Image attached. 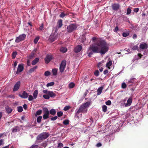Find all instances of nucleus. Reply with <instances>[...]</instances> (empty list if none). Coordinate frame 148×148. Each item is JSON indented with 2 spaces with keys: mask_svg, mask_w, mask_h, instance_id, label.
<instances>
[{
  "mask_svg": "<svg viewBox=\"0 0 148 148\" xmlns=\"http://www.w3.org/2000/svg\"><path fill=\"white\" fill-rule=\"evenodd\" d=\"M51 73L50 72L46 71L45 73V76H49L50 75Z\"/></svg>",
  "mask_w": 148,
  "mask_h": 148,
  "instance_id": "nucleus-45",
  "label": "nucleus"
},
{
  "mask_svg": "<svg viewBox=\"0 0 148 148\" xmlns=\"http://www.w3.org/2000/svg\"><path fill=\"white\" fill-rule=\"evenodd\" d=\"M43 111L44 113L43 116V119H46L48 118L50 114L48 109L47 108L45 107L43 108Z\"/></svg>",
  "mask_w": 148,
  "mask_h": 148,
  "instance_id": "nucleus-5",
  "label": "nucleus"
},
{
  "mask_svg": "<svg viewBox=\"0 0 148 148\" xmlns=\"http://www.w3.org/2000/svg\"><path fill=\"white\" fill-rule=\"evenodd\" d=\"M62 25V19H60L57 22V27L58 28H60Z\"/></svg>",
  "mask_w": 148,
  "mask_h": 148,
  "instance_id": "nucleus-18",
  "label": "nucleus"
},
{
  "mask_svg": "<svg viewBox=\"0 0 148 148\" xmlns=\"http://www.w3.org/2000/svg\"><path fill=\"white\" fill-rule=\"evenodd\" d=\"M49 136L48 133L46 132H42L37 136V139L39 140H45Z\"/></svg>",
  "mask_w": 148,
  "mask_h": 148,
  "instance_id": "nucleus-4",
  "label": "nucleus"
},
{
  "mask_svg": "<svg viewBox=\"0 0 148 148\" xmlns=\"http://www.w3.org/2000/svg\"><path fill=\"white\" fill-rule=\"evenodd\" d=\"M54 85V82H51L47 83V86L49 87L53 86Z\"/></svg>",
  "mask_w": 148,
  "mask_h": 148,
  "instance_id": "nucleus-39",
  "label": "nucleus"
},
{
  "mask_svg": "<svg viewBox=\"0 0 148 148\" xmlns=\"http://www.w3.org/2000/svg\"><path fill=\"white\" fill-rule=\"evenodd\" d=\"M70 108V107L69 106H66L64 108V110L65 111L68 110Z\"/></svg>",
  "mask_w": 148,
  "mask_h": 148,
  "instance_id": "nucleus-47",
  "label": "nucleus"
},
{
  "mask_svg": "<svg viewBox=\"0 0 148 148\" xmlns=\"http://www.w3.org/2000/svg\"><path fill=\"white\" fill-rule=\"evenodd\" d=\"M53 56L50 55H47L46 56L45 60L46 63L48 64L53 58Z\"/></svg>",
  "mask_w": 148,
  "mask_h": 148,
  "instance_id": "nucleus-10",
  "label": "nucleus"
},
{
  "mask_svg": "<svg viewBox=\"0 0 148 148\" xmlns=\"http://www.w3.org/2000/svg\"><path fill=\"white\" fill-rule=\"evenodd\" d=\"M87 111V109L86 108L83 107L81 106L79 107V109L76 112V114H77L80 112L86 113Z\"/></svg>",
  "mask_w": 148,
  "mask_h": 148,
  "instance_id": "nucleus-9",
  "label": "nucleus"
},
{
  "mask_svg": "<svg viewBox=\"0 0 148 148\" xmlns=\"http://www.w3.org/2000/svg\"><path fill=\"white\" fill-rule=\"evenodd\" d=\"M67 49L66 47H61L60 49V52L63 53H65L67 51Z\"/></svg>",
  "mask_w": 148,
  "mask_h": 148,
  "instance_id": "nucleus-23",
  "label": "nucleus"
},
{
  "mask_svg": "<svg viewBox=\"0 0 148 148\" xmlns=\"http://www.w3.org/2000/svg\"><path fill=\"white\" fill-rule=\"evenodd\" d=\"M137 48L136 47H134L132 48V47H129V48H126L124 50V51H126L127 53H130L132 52V51L136 49V48Z\"/></svg>",
  "mask_w": 148,
  "mask_h": 148,
  "instance_id": "nucleus-16",
  "label": "nucleus"
},
{
  "mask_svg": "<svg viewBox=\"0 0 148 148\" xmlns=\"http://www.w3.org/2000/svg\"><path fill=\"white\" fill-rule=\"evenodd\" d=\"M17 52L16 51H14L12 53V56L13 59H14L17 55Z\"/></svg>",
  "mask_w": 148,
  "mask_h": 148,
  "instance_id": "nucleus-37",
  "label": "nucleus"
},
{
  "mask_svg": "<svg viewBox=\"0 0 148 148\" xmlns=\"http://www.w3.org/2000/svg\"><path fill=\"white\" fill-rule=\"evenodd\" d=\"M17 62L16 61H14V69L16 68V66H17Z\"/></svg>",
  "mask_w": 148,
  "mask_h": 148,
  "instance_id": "nucleus-58",
  "label": "nucleus"
},
{
  "mask_svg": "<svg viewBox=\"0 0 148 148\" xmlns=\"http://www.w3.org/2000/svg\"><path fill=\"white\" fill-rule=\"evenodd\" d=\"M49 112V114L53 115H55L56 111V110L53 109H52L50 110Z\"/></svg>",
  "mask_w": 148,
  "mask_h": 148,
  "instance_id": "nucleus-27",
  "label": "nucleus"
},
{
  "mask_svg": "<svg viewBox=\"0 0 148 148\" xmlns=\"http://www.w3.org/2000/svg\"><path fill=\"white\" fill-rule=\"evenodd\" d=\"M102 64L101 62H99V64H98L97 66L99 68L100 67L102 66Z\"/></svg>",
  "mask_w": 148,
  "mask_h": 148,
  "instance_id": "nucleus-61",
  "label": "nucleus"
},
{
  "mask_svg": "<svg viewBox=\"0 0 148 148\" xmlns=\"http://www.w3.org/2000/svg\"><path fill=\"white\" fill-rule=\"evenodd\" d=\"M42 110H38L37 111L36 113L35 114L36 116H37V115H40L42 114Z\"/></svg>",
  "mask_w": 148,
  "mask_h": 148,
  "instance_id": "nucleus-28",
  "label": "nucleus"
},
{
  "mask_svg": "<svg viewBox=\"0 0 148 148\" xmlns=\"http://www.w3.org/2000/svg\"><path fill=\"white\" fill-rule=\"evenodd\" d=\"M26 36V35L25 34H23L20 35L18 37L16 38L15 42H19L21 41L24 40Z\"/></svg>",
  "mask_w": 148,
  "mask_h": 148,
  "instance_id": "nucleus-6",
  "label": "nucleus"
},
{
  "mask_svg": "<svg viewBox=\"0 0 148 148\" xmlns=\"http://www.w3.org/2000/svg\"><path fill=\"white\" fill-rule=\"evenodd\" d=\"M101 143H99L97 144L96 145V146L97 147H101Z\"/></svg>",
  "mask_w": 148,
  "mask_h": 148,
  "instance_id": "nucleus-63",
  "label": "nucleus"
},
{
  "mask_svg": "<svg viewBox=\"0 0 148 148\" xmlns=\"http://www.w3.org/2000/svg\"><path fill=\"white\" fill-rule=\"evenodd\" d=\"M107 110V107L106 106L104 105L102 106V110L104 112H106Z\"/></svg>",
  "mask_w": 148,
  "mask_h": 148,
  "instance_id": "nucleus-31",
  "label": "nucleus"
},
{
  "mask_svg": "<svg viewBox=\"0 0 148 148\" xmlns=\"http://www.w3.org/2000/svg\"><path fill=\"white\" fill-rule=\"evenodd\" d=\"M112 7L113 10L116 11L119 8L120 5L118 3H114L112 4Z\"/></svg>",
  "mask_w": 148,
  "mask_h": 148,
  "instance_id": "nucleus-15",
  "label": "nucleus"
},
{
  "mask_svg": "<svg viewBox=\"0 0 148 148\" xmlns=\"http://www.w3.org/2000/svg\"><path fill=\"white\" fill-rule=\"evenodd\" d=\"M66 65V61L65 60L62 61L60 66V72L62 73L64 71Z\"/></svg>",
  "mask_w": 148,
  "mask_h": 148,
  "instance_id": "nucleus-7",
  "label": "nucleus"
},
{
  "mask_svg": "<svg viewBox=\"0 0 148 148\" xmlns=\"http://www.w3.org/2000/svg\"><path fill=\"white\" fill-rule=\"evenodd\" d=\"M63 124L65 125H67L69 124V120H66L64 121L63 122Z\"/></svg>",
  "mask_w": 148,
  "mask_h": 148,
  "instance_id": "nucleus-43",
  "label": "nucleus"
},
{
  "mask_svg": "<svg viewBox=\"0 0 148 148\" xmlns=\"http://www.w3.org/2000/svg\"><path fill=\"white\" fill-rule=\"evenodd\" d=\"M57 38V35L56 34H53L49 36V40L51 42H53Z\"/></svg>",
  "mask_w": 148,
  "mask_h": 148,
  "instance_id": "nucleus-14",
  "label": "nucleus"
},
{
  "mask_svg": "<svg viewBox=\"0 0 148 148\" xmlns=\"http://www.w3.org/2000/svg\"><path fill=\"white\" fill-rule=\"evenodd\" d=\"M37 68V66H35L33 68L30 69L29 70L28 72L29 73H32L35 71L36 69Z\"/></svg>",
  "mask_w": 148,
  "mask_h": 148,
  "instance_id": "nucleus-20",
  "label": "nucleus"
},
{
  "mask_svg": "<svg viewBox=\"0 0 148 148\" xmlns=\"http://www.w3.org/2000/svg\"><path fill=\"white\" fill-rule=\"evenodd\" d=\"M5 110L7 113L8 114L10 113L12 110V108L9 107L8 106L5 107Z\"/></svg>",
  "mask_w": 148,
  "mask_h": 148,
  "instance_id": "nucleus-21",
  "label": "nucleus"
},
{
  "mask_svg": "<svg viewBox=\"0 0 148 148\" xmlns=\"http://www.w3.org/2000/svg\"><path fill=\"white\" fill-rule=\"evenodd\" d=\"M75 84L73 82H71L69 84V87L70 88H73L74 87Z\"/></svg>",
  "mask_w": 148,
  "mask_h": 148,
  "instance_id": "nucleus-33",
  "label": "nucleus"
},
{
  "mask_svg": "<svg viewBox=\"0 0 148 148\" xmlns=\"http://www.w3.org/2000/svg\"><path fill=\"white\" fill-rule=\"evenodd\" d=\"M23 107L24 110H27V104H24V105H23Z\"/></svg>",
  "mask_w": 148,
  "mask_h": 148,
  "instance_id": "nucleus-60",
  "label": "nucleus"
},
{
  "mask_svg": "<svg viewBox=\"0 0 148 148\" xmlns=\"http://www.w3.org/2000/svg\"><path fill=\"white\" fill-rule=\"evenodd\" d=\"M28 100L29 101H32L34 99V97L31 95H29L28 96Z\"/></svg>",
  "mask_w": 148,
  "mask_h": 148,
  "instance_id": "nucleus-52",
  "label": "nucleus"
},
{
  "mask_svg": "<svg viewBox=\"0 0 148 148\" xmlns=\"http://www.w3.org/2000/svg\"><path fill=\"white\" fill-rule=\"evenodd\" d=\"M79 25L75 23H71L67 27L66 31L69 33H71L76 30Z\"/></svg>",
  "mask_w": 148,
  "mask_h": 148,
  "instance_id": "nucleus-3",
  "label": "nucleus"
},
{
  "mask_svg": "<svg viewBox=\"0 0 148 148\" xmlns=\"http://www.w3.org/2000/svg\"><path fill=\"white\" fill-rule=\"evenodd\" d=\"M63 144L61 143H58V148H62L63 147Z\"/></svg>",
  "mask_w": 148,
  "mask_h": 148,
  "instance_id": "nucleus-56",
  "label": "nucleus"
},
{
  "mask_svg": "<svg viewBox=\"0 0 148 148\" xmlns=\"http://www.w3.org/2000/svg\"><path fill=\"white\" fill-rule=\"evenodd\" d=\"M132 102V98L131 97L129 98L127 100V104H125V106H128L130 105Z\"/></svg>",
  "mask_w": 148,
  "mask_h": 148,
  "instance_id": "nucleus-19",
  "label": "nucleus"
},
{
  "mask_svg": "<svg viewBox=\"0 0 148 148\" xmlns=\"http://www.w3.org/2000/svg\"><path fill=\"white\" fill-rule=\"evenodd\" d=\"M57 116H55L51 118H50V119H51V121H55L57 119Z\"/></svg>",
  "mask_w": 148,
  "mask_h": 148,
  "instance_id": "nucleus-57",
  "label": "nucleus"
},
{
  "mask_svg": "<svg viewBox=\"0 0 148 148\" xmlns=\"http://www.w3.org/2000/svg\"><path fill=\"white\" fill-rule=\"evenodd\" d=\"M63 115V112H62L61 111H60L57 112V115L58 117H60L62 116Z\"/></svg>",
  "mask_w": 148,
  "mask_h": 148,
  "instance_id": "nucleus-42",
  "label": "nucleus"
},
{
  "mask_svg": "<svg viewBox=\"0 0 148 148\" xmlns=\"http://www.w3.org/2000/svg\"><path fill=\"white\" fill-rule=\"evenodd\" d=\"M82 49V47H75L73 51L75 53H78L80 52Z\"/></svg>",
  "mask_w": 148,
  "mask_h": 148,
  "instance_id": "nucleus-17",
  "label": "nucleus"
},
{
  "mask_svg": "<svg viewBox=\"0 0 148 148\" xmlns=\"http://www.w3.org/2000/svg\"><path fill=\"white\" fill-rule=\"evenodd\" d=\"M30 148H37V145H32Z\"/></svg>",
  "mask_w": 148,
  "mask_h": 148,
  "instance_id": "nucleus-62",
  "label": "nucleus"
},
{
  "mask_svg": "<svg viewBox=\"0 0 148 148\" xmlns=\"http://www.w3.org/2000/svg\"><path fill=\"white\" fill-rule=\"evenodd\" d=\"M38 94V91L36 90L34 91L33 93L34 99H35L36 98Z\"/></svg>",
  "mask_w": 148,
  "mask_h": 148,
  "instance_id": "nucleus-26",
  "label": "nucleus"
},
{
  "mask_svg": "<svg viewBox=\"0 0 148 148\" xmlns=\"http://www.w3.org/2000/svg\"><path fill=\"white\" fill-rule=\"evenodd\" d=\"M39 39V37H37L34 39V42L35 44H36L37 43Z\"/></svg>",
  "mask_w": 148,
  "mask_h": 148,
  "instance_id": "nucleus-51",
  "label": "nucleus"
},
{
  "mask_svg": "<svg viewBox=\"0 0 148 148\" xmlns=\"http://www.w3.org/2000/svg\"><path fill=\"white\" fill-rule=\"evenodd\" d=\"M41 146L45 148L47 146V143L46 142H44L41 144Z\"/></svg>",
  "mask_w": 148,
  "mask_h": 148,
  "instance_id": "nucleus-48",
  "label": "nucleus"
},
{
  "mask_svg": "<svg viewBox=\"0 0 148 148\" xmlns=\"http://www.w3.org/2000/svg\"><path fill=\"white\" fill-rule=\"evenodd\" d=\"M108 73V71L106 69L105 71H104L103 73L104 75H106V74H107Z\"/></svg>",
  "mask_w": 148,
  "mask_h": 148,
  "instance_id": "nucleus-64",
  "label": "nucleus"
},
{
  "mask_svg": "<svg viewBox=\"0 0 148 148\" xmlns=\"http://www.w3.org/2000/svg\"><path fill=\"white\" fill-rule=\"evenodd\" d=\"M94 75L96 76H97L99 75V72L98 70H96L94 72Z\"/></svg>",
  "mask_w": 148,
  "mask_h": 148,
  "instance_id": "nucleus-44",
  "label": "nucleus"
},
{
  "mask_svg": "<svg viewBox=\"0 0 148 148\" xmlns=\"http://www.w3.org/2000/svg\"><path fill=\"white\" fill-rule=\"evenodd\" d=\"M89 49L92 50L93 53L104 54L108 51L109 49L108 47H90Z\"/></svg>",
  "mask_w": 148,
  "mask_h": 148,
  "instance_id": "nucleus-1",
  "label": "nucleus"
},
{
  "mask_svg": "<svg viewBox=\"0 0 148 148\" xmlns=\"http://www.w3.org/2000/svg\"><path fill=\"white\" fill-rule=\"evenodd\" d=\"M39 58H36L34 59L33 61H32V65H34L36 64L38 62Z\"/></svg>",
  "mask_w": 148,
  "mask_h": 148,
  "instance_id": "nucleus-25",
  "label": "nucleus"
},
{
  "mask_svg": "<svg viewBox=\"0 0 148 148\" xmlns=\"http://www.w3.org/2000/svg\"><path fill=\"white\" fill-rule=\"evenodd\" d=\"M43 97L45 99H49L50 96L47 95H43Z\"/></svg>",
  "mask_w": 148,
  "mask_h": 148,
  "instance_id": "nucleus-41",
  "label": "nucleus"
},
{
  "mask_svg": "<svg viewBox=\"0 0 148 148\" xmlns=\"http://www.w3.org/2000/svg\"><path fill=\"white\" fill-rule=\"evenodd\" d=\"M44 28V25L43 23H42L40 27H39V30L40 31L42 30Z\"/></svg>",
  "mask_w": 148,
  "mask_h": 148,
  "instance_id": "nucleus-49",
  "label": "nucleus"
},
{
  "mask_svg": "<svg viewBox=\"0 0 148 148\" xmlns=\"http://www.w3.org/2000/svg\"><path fill=\"white\" fill-rule=\"evenodd\" d=\"M66 15L63 12H62L60 15V17L63 18Z\"/></svg>",
  "mask_w": 148,
  "mask_h": 148,
  "instance_id": "nucleus-53",
  "label": "nucleus"
},
{
  "mask_svg": "<svg viewBox=\"0 0 148 148\" xmlns=\"http://www.w3.org/2000/svg\"><path fill=\"white\" fill-rule=\"evenodd\" d=\"M18 128L17 126L15 127L14 128H12V132L13 133L15 132H17L18 129Z\"/></svg>",
  "mask_w": 148,
  "mask_h": 148,
  "instance_id": "nucleus-36",
  "label": "nucleus"
},
{
  "mask_svg": "<svg viewBox=\"0 0 148 148\" xmlns=\"http://www.w3.org/2000/svg\"><path fill=\"white\" fill-rule=\"evenodd\" d=\"M92 40L97 45L96 46H106L107 43L105 40L101 38H98L95 37L92 38Z\"/></svg>",
  "mask_w": 148,
  "mask_h": 148,
  "instance_id": "nucleus-2",
  "label": "nucleus"
},
{
  "mask_svg": "<svg viewBox=\"0 0 148 148\" xmlns=\"http://www.w3.org/2000/svg\"><path fill=\"white\" fill-rule=\"evenodd\" d=\"M43 92L44 93L47 94L50 97H54L56 96L55 94L53 92L48 91L47 90H44Z\"/></svg>",
  "mask_w": 148,
  "mask_h": 148,
  "instance_id": "nucleus-8",
  "label": "nucleus"
},
{
  "mask_svg": "<svg viewBox=\"0 0 148 148\" xmlns=\"http://www.w3.org/2000/svg\"><path fill=\"white\" fill-rule=\"evenodd\" d=\"M34 54L33 53H31L30 55L29 56V58L31 59H32L34 57Z\"/></svg>",
  "mask_w": 148,
  "mask_h": 148,
  "instance_id": "nucleus-55",
  "label": "nucleus"
},
{
  "mask_svg": "<svg viewBox=\"0 0 148 148\" xmlns=\"http://www.w3.org/2000/svg\"><path fill=\"white\" fill-rule=\"evenodd\" d=\"M112 63L111 61H110L106 64V66L109 69H110V66L112 65Z\"/></svg>",
  "mask_w": 148,
  "mask_h": 148,
  "instance_id": "nucleus-29",
  "label": "nucleus"
},
{
  "mask_svg": "<svg viewBox=\"0 0 148 148\" xmlns=\"http://www.w3.org/2000/svg\"><path fill=\"white\" fill-rule=\"evenodd\" d=\"M90 105V102L89 101H88L82 105L81 106L87 108L88 107H89Z\"/></svg>",
  "mask_w": 148,
  "mask_h": 148,
  "instance_id": "nucleus-24",
  "label": "nucleus"
},
{
  "mask_svg": "<svg viewBox=\"0 0 148 148\" xmlns=\"http://www.w3.org/2000/svg\"><path fill=\"white\" fill-rule=\"evenodd\" d=\"M20 85L21 82L20 81H18L16 83L15 85H14V86L13 91H16L18 90L20 87Z\"/></svg>",
  "mask_w": 148,
  "mask_h": 148,
  "instance_id": "nucleus-13",
  "label": "nucleus"
},
{
  "mask_svg": "<svg viewBox=\"0 0 148 148\" xmlns=\"http://www.w3.org/2000/svg\"><path fill=\"white\" fill-rule=\"evenodd\" d=\"M129 35V32H125L123 33L122 35L123 37H126Z\"/></svg>",
  "mask_w": 148,
  "mask_h": 148,
  "instance_id": "nucleus-32",
  "label": "nucleus"
},
{
  "mask_svg": "<svg viewBox=\"0 0 148 148\" xmlns=\"http://www.w3.org/2000/svg\"><path fill=\"white\" fill-rule=\"evenodd\" d=\"M17 111H18L19 112H21L23 111V108L22 106H19L17 107Z\"/></svg>",
  "mask_w": 148,
  "mask_h": 148,
  "instance_id": "nucleus-35",
  "label": "nucleus"
},
{
  "mask_svg": "<svg viewBox=\"0 0 148 148\" xmlns=\"http://www.w3.org/2000/svg\"><path fill=\"white\" fill-rule=\"evenodd\" d=\"M111 102L110 100H108L106 102V104L108 106H109L111 104Z\"/></svg>",
  "mask_w": 148,
  "mask_h": 148,
  "instance_id": "nucleus-50",
  "label": "nucleus"
},
{
  "mask_svg": "<svg viewBox=\"0 0 148 148\" xmlns=\"http://www.w3.org/2000/svg\"><path fill=\"white\" fill-rule=\"evenodd\" d=\"M135 79V78H132L130 79V80L128 81L127 84H133L134 82V80Z\"/></svg>",
  "mask_w": 148,
  "mask_h": 148,
  "instance_id": "nucleus-30",
  "label": "nucleus"
},
{
  "mask_svg": "<svg viewBox=\"0 0 148 148\" xmlns=\"http://www.w3.org/2000/svg\"><path fill=\"white\" fill-rule=\"evenodd\" d=\"M42 119V116H40L37 118V122L38 123H40L41 121V119Z\"/></svg>",
  "mask_w": 148,
  "mask_h": 148,
  "instance_id": "nucleus-38",
  "label": "nucleus"
},
{
  "mask_svg": "<svg viewBox=\"0 0 148 148\" xmlns=\"http://www.w3.org/2000/svg\"><path fill=\"white\" fill-rule=\"evenodd\" d=\"M23 69L24 67L23 64H19L18 66V68L16 71V74H18V73L21 72H22V71L23 70Z\"/></svg>",
  "mask_w": 148,
  "mask_h": 148,
  "instance_id": "nucleus-11",
  "label": "nucleus"
},
{
  "mask_svg": "<svg viewBox=\"0 0 148 148\" xmlns=\"http://www.w3.org/2000/svg\"><path fill=\"white\" fill-rule=\"evenodd\" d=\"M126 87V85L125 83L123 82L122 84V88H125Z\"/></svg>",
  "mask_w": 148,
  "mask_h": 148,
  "instance_id": "nucleus-54",
  "label": "nucleus"
},
{
  "mask_svg": "<svg viewBox=\"0 0 148 148\" xmlns=\"http://www.w3.org/2000/svg\"><path fill=\"white\" fill-rule=\"evenodd\" d=\"M148 46V44L145 42H141L139 45V46Z\"/></svg>",
  "mask_w": 148,
  "mask_h": 148,
  "instance_id": "nucleus-40",
  "label": "nucleus"
},
{
  "mask_svg": "<svg viewBox=\"0 0 148 148\" xmlns=\"http://www.w3.org/2000/svg\"><path fill=\"white\" fill-rule=\"evenodd\" d=\"M131 12V9L129 8H128L127 9V12L126 14L127 15L129 14Z\"/></svg>",
  "mask_w": 148,
  "mask_h": 148,
  "instance_id": "nucleus-46",
  "label": "nucleus"
},
{
  "mask_svg": "<svg viewBox=\"0 0 148 148\" xmlns=\"http://www.w3.org/2000/svg\"><path fill=\"white\" fill-rule=\"evenodd\" d=\"M18 96L22 99H26L28 97L29 94L24 91L23 92L22 95L20 94L18 95Z\"/></svg>",
  "mask_w": 148,
  "mask_h": 148,
  "instance_id": "nucleus-12",
  "label": "nucleus"
},
{
  "mask_svg": "<svg viewBox=\"0 0 148 148\" xmlns=\"http://www.w3.org/2000/svg\"><path fill=\"white\" fill-rule=\"evenodd\" d=\"M139 11V8H134V11L136 12H137Z\"/></svg>",
  "mask_w": 148,
  "mask_h": 148,
  "instance_id": "nucleus-59",
  "label": "nucleus"
},
{
  "mask_svg": "<svg viewBox=\"0 0 148 148\" xmlns=\"http://www.w3.org/2000/svg\"><path fill=\"white\" fill-rule=\"evenodd\" d=\"M52 73H53V74L54 75H56L57 74V70L56 69H53L52 70Z\"/></svg>",
  "mask_w": 148,
  "mask_h": 148,
  "instance_id": "nucleus-34",
  "label": "nucleus"
},
{
  "mask_svg": "<svg viewBox=\"0 0 148 148\" xmlns=\"http://www.w3.org/2000/svg\"><path fill=\"white\" fill-rule=\"evenodd\" d=\"M103 86H101V87H100L98 88L97 90V94L98 95H99L101 94V92H102V91L103 89Z\"/></svg>",
  "mask_w": 148,
  "mask_h": 148,
  "instance_id": "nucleus-22",
  "label": "nucleus"
}]
</instances>
